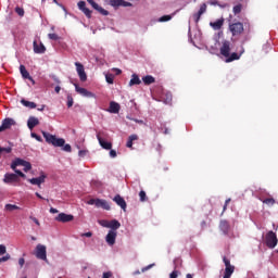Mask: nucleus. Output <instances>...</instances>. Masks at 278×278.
<instances>
[{"instance_id":"f257e3e1","label":"nucleus","mask_w":278,"mask_h":278,"mask_svg":"<svg viewBox=\"0 0 278 278\" xmlns=\"http://www.w3.org/2000/svg\"><path fill=\"white\" fill-rule=\"evenodd\" d=\"M231 47H233L231 41L229 40L222 41L219 53L223 58H225L226 63L236 62V60H239L240 55H242V53L238 54L237 52H231Z\"/></svg>"},{"instance_id":"f03ea898","label":"nucleus","mask_w":278,"mask_h":278,"mask_svg":"<svg viewBox=\"0 0 278 278\" xmlns=\"http://www.w3.org/2000/svg\"><path fill=\"white\" fill-rule=\"evenodd\" d=\"M42 136L48 144H52V147H63L62 151H65V153L73 151L71 144L66 143L64 138H58L55 135H51L47 131H42Z\"/></svg>"},{"instance_id":"7ed1b4c3","label":"nucleus","mask_w":278,"mask_h":278,"mask_svg":"<svg viewBox=\"0 0 278 278\" xmlns=\"http://www.w3.org/2000/svg\"><path fill=\"white\" fill-rule=\"evenodd\" d=\"M228 29L232 38H240L244 34V24L242 22H231L228 23Z\"/></svg>"},{"instance_id":"20e7f679","label":"nucleus","mask_w":278,"mask_h":278,"mask_svg":"<svg viewBox=\"0 0 278 278\" xmlns=\"http://www.w3.org/2000/svg\"><path fill=\"white\" fill-rule=\"evenodd\" d=\"M265 244L266 247H268V249H275V247H277L278 244L277 235L273 230L266 233Z\"/></svg>"},{"instance_id":"39448f33","label":"nucleus","mask_w":278,"mask_h":278,"mask_svg":"<svg viewBox=\"0 0 278 278\" xmlns=\"http://www.w3.org/2000/svg\"><path fill=\"white\" fill-rule=\"evenodd\" d=\"M223 262L225 264V271H224L223 278H231V276L236 271V266L231 265V261H229L227 256L223 257Z\"/></svg>"},{"instance_id":"423d86ee","label":"nucleus","mask_w":278,"mask_h":278,"mask_svg":"<svg viewBox=\"0 0 278 278\" xmlns=\"http://www.w3.org/2000/svg\"><path fill=\"white\" fill-rule=\"evenodd\" d=\"M105 136H108L105 132L99 131L97 134V140L99 141V144H100V147H102V149L110 151V150H112V142H108V141L103 140V138H105Z\"/></svg>"},{"instance_id":"0eeeda50","label":"nucleus","mask_w":278,"mask_h":278,"mask_svg":"<svg viewBox=\"0 0 278 278\" xmlns=\"http://www.w3.org/2000/svg\"><path fill=\"white\" fill-rule=\"evenodd\" d=\"M18 181H21V178H18V175L13 173L4 174L3 184H7L9 186H14V184H18Z\"/></svg>"},{"instance_id":"6e6552de","label":"nucleus","mask_w":278,"mask_h":278,"mask_svg":"<svg viewBox=\"0 0 278 278\" xmlns=\"http://www.w3.org/2000/svg\"><path fill=\"white\" fill-rule=\"evenodd\" d=\"M14 125H16V121L12 117H7L2 121V124L0 126V134L1 131H5L8 129H11Z\"/></svg>"},{"instance_id":"1a4fd4ad","label":"nucleus","mask_w":278,"mask_h":278,"mask_svg":"<svg viewBox=\"0 0 278 278\" xmlns=\"http://www.w3.org/2000/svg\"><path fill=\"white\" fill-rule=\"evenodd\" d=\"M76 72L78 73V77L80 81H87L88 75L86 74V70L84 68V64L79 62H75Z\"/></svg>"},{"instance_id":"9d476101","label":"nucleus","mask_w":278,"mask_h":278,"mask_svg":"<svg viewBox=\"0 0 278 278\" xmlns=\"http://www.w3.org/2000/svg\"><path fill=\"white\" fill-rule=\"evenodd\" d=\"M112 8H131V2L125 0H106Z\"/></svg>"},{"instance_id":"9b49d317","label":"nucleus","mask_w":278,"mask_h":278,"mask_svg":"<svg viewBox=\"0 0 278 278\" xmlns=\"http://www.w3.org/2000/svg\"><path fill=\"white\" fill-rule=\"evenodd\" d=\"M36 257L38 260H47V247L42 245V244H37L36 247Z\"/></svg>"},{"instance_id":"f8f14e48","label":"nucleus","mask_w":278,"mask_h":278,"mask_svg":"<svg viewBox=\"0 0 278 278\" xmlns=\"http://www.w3.org/2000/svg\"><path fill=\"white\" fill-rule=\"evenodd\" d=\"M205 12H207V4L202 3L200 5V10L195 14H193L194 23H199L201 21V16H203Z\"/></svg>"},{"instance_id":"ddd939ff","label":"nucleus","mask_w":278,"mask_h":278,"mask_svg":"<svg viewBox=\"0 0 278 278\" xmlns=\"http://www.w3.org/2000/svg\"><path fill=\"white\" fill-rule=\"evenodd\" d=\"M116 236H117V232L116 230H110L105 237V240H106V243L110 245V247H114V244H116Z\"/></svg>"},{"instance_id":"4468645a","label":"nucleus","mask_w":278,"mask_h":278,"mask_svg":"<svg viewBox=\"0 0 278 278\" xmlns=\"http://www.w3.org/2000/svg\"><path fill=\"white\" fill-rule=\"evenodd\" d=\"M113 201L118 205L124 212L127 210V202L125 201V198L121 197V194H116L113 198Z\"/></svg>"},{"instance_id":"2eb2a0df","label":"nucleus","mask_w":278,"mask_h":278,"mask_svg":"<svg viewBox=\"0 0 278 278\" xmlns=\"http://www.w3.org/2000/svg\"><path fill=\"white\" fill-rule=\"evenodd\" d=\"M74 216L73 215H68L66 213H60L56 217L55 220L58 223H71V220H74Z\"/></svg>"},{"instance_id":"dca6fc26","label":"nucleus","mask_w":278,"mask_h":278,"mask_svg":"<svg viewBox=\"0 0 278 278\" xmlns=\"http://www.w3.org/2000/svg\"><path fill=\"white\" fill-rule=\"evenodd\" d=\"M33 49H34V53H39V54L46 53L47 51L45 43L43 42L38 43V41L36 40L33 42Z\"/></svg>"},{"instance_id":"f3484780","label":"nucleus","mask_w":278,"mask_h":278,"mask_svg":"<svg viewBox=\"0 0 278 278\" xmlns=\"http://www.w3.org/2000/svg\"><path fill=\"white\" fill-rule=\"evenodd\" d=\"M20 73L23 79H28L29 81H31L33 86L36 84V80H34L31 75H29V72H27V68L25 67V65H20Z\"/></svg>"},{"instance_id":"a211bd4d","label":"nucleus","mask_w":278,"mask_h":278,"mask_svg":"<svg viewBox=\"0 0 278 278\" xmlns=\"http://www.w3.org/2000/svg\"><path fill=\"white\" fill-rule=\"evenodd\" d=\"M45 179H47V175L41 174L39 177L37 178H30L28 179L29 184H31L33 186H38V188H40L41 184H45Z\"/></svg>"},{"instance_id":"6ab92c4d","label":"nucleus","mask_w":278,"mask_h":278,"mask_svg":"<svg viewBox=\"0 0 278 278\" xmlns=\"http://www.w3.org/2000/svg\"><path fill=\"white\" fill-rule=\"evenodd\" d=\"M75 86V90L76 92H78V94H81L83 97H94V94L90 91H88V89L79 87V85L74 84Z\"/></svg>"},{"instance_id":"aec40b11","label":"nucleus","mask_w":278,"mask_h":278,"mask_svg":"<svg viewBox=\"0 0 278 278\" xmlns=\"http://www.w3.org/2000/svg\"><path fill=\"white\" fill-rule=\"evenodd\" d=\"M108 112H110V114H118L121 112V104H118L117 102L111 101Z\"/></svg>"},{"instance_id":"412c9836","label":"nucleus","mask_w":278,"mask_h":278,"mask_svg":"<svg viewBox=\"0 0 278 278\" xmlns=\"http://www.w3.org/2000/svg\"><path fill=\"white\" fill-rule=\"evenodd\" d=\"M219 229L223 231L224 236H227L230 229L229 222L222 219L219 223Z\"/></svg>"},{"instance_id":"4be33fe9","label":"nucleus","mask_w":278,"mask_h":278,"mask_svg":"<svg viewBox=\"0 0 278 278\" xmlns=\"http://www.w3.org/2000/svg\"><path fill=\"white\" fill-rule=\"evenodd\" d=\"M37 125H40V121L35 117V116H30L27 121V127L28 129H34V127H37Z\"/></svg>"},{"instance_id":"5701e85b","label":"nucleus","mask_w":278,"mask_h":278,"mask_svg":"<svg viewBox=\"0 0 278 278\" xmlns=\"http://www.w3.org/2000/svg\"><path fill=\"white\" fill-rule=\"evenodd\" d=\"M96 207H102V210H106V211L111 210L110 203H108V201L101 200V199H97Z\"/></svg>"},{"instance_id":"b1692460","label":"nucleus","mask_w":278,"mask_h":278,"mask_svg":"<svg viewBox=\"0 0 278 278\" xmlns=\"http://www.w3.org/2000/svg\"><path fill=\"white\" fill-rule=\"evenodd\" d=\"M225 24V20L220 18L215 22H211L210 26L213 27V29L218 30L223 28V25Z\"/></svg>"},{"instance_id":"393cba45","label":"nucleus","mask_w":278,"mask_h":278,"mask_svg":"<svg viewBox=\"0 0 278 278\" xmlns=\"http://www.w3.org/2000/svg\"><path fill=\"white\" fill-rule=\"evenodd\" d=\"M109 229H112L111 231H116L117 229H121V222L116 219L110 220Z\"/></svg>"},{"instance_id":"a878e982","label":"nucleus","mask_w":278,"mask_h":278,"mask_svg":"<svg viewBox=\"0 0 278 278\" xmlns=\"http://www.w3.org/2000/svg\"><path fill=\"white\" fill-rule=\"evenodd\" d=\"M27 161L23 160V159H15L12 163H11V168L12 170H16V166H25V163Z\"/></svg>"},{"instance_id":"bb28decb","label":"nucleus","mask_w":278,"mask_h":278,"mask_svg":"<svg viewBox=\"0 0 278 278\" xmlns=\"http://www.w3.org/2000/svg\"><path fill=\"white\" fill-rule=\"evenodd\" d=\"M142 84V80H140V77H138L137 74H132L131 79L129 81V86H140Z\"/></svg>"},{"instance_id":"cd10ccee","label":"nucleus","mask_w":278,"mask_h":278,"mask_svg":"<svg viewBox=\"0 0 278 278\" xmlns=\"http://www.w3.org/2000/svg\"><path fill=\"white\" fill-rule=\"evenodd\" d=\"M135 140H138V135H130L128 137V141L126 143L127 149H134V142Z\"/></svg>"},{"instance_id":"c85d7f7f","label":"nucleus","mask_w":278,"mask_h":278,"mask_svg":"<svg viewBox=\"0 0 278 278\" xmlns=\"http://www.w3.org/2000/svg\"><path fill=\"white\" fill-rule=\"evenodd\" d=\"M142 81L146 86H151V84H155V77H153L151 75H147V76L142 77Z\"/></svg>"},{"instance_id":"c756f323","label":"nucleus","mask_w":278,"mask_h":278,"mask_svg":"<svg viewBox=\"0 0 278 278\" xmlns=\"http://www.w3.org/2000/svg\"><path fill=\"white\" fill-rule=\"evenodd\" d=\"M21 103H22V105H24L25 108H29L30 110H36V108H37L36 102H30L25 99H22Z\"/></svg>"},{"instance_id":"7c9ffc66","label":"nucleus","mask_w":278,"mask_h":278,"mask_svg":"<svg viewBox=\"0 0 278 278\" xmlns=\"http://www.w3.org/2000/svg\"><path fill=\"white\" fill-rule=\"evenodd\" d=\"M243 8H244V7H243L241 3L236 4V5L232 8V12H233L235 16H237V14H240V12H242V9H243Z\"/></svg>"},{"instance_id":"2f4dec72","label":"nucleus","mask_w":278,"mask_h":278,"mask_svg":"<svg viewBox=\"0 0 278 278\" xmlns=\"http://www.w3.org/2000/svg\"><path fill=\"white\" fill-rule=\"evenodd\" d=\"M4 208L7 212H14V210H21L16 204H5Z\"/></svg>"},{"instance_id":"473e14b6","label":"nucleus","mask_w":278,"mask_h":278,"mask_svg":"<svg viewBox=\"0 0 278 278\" xmlns=\"http://www.w3.org/2000/svg\"><path fill=\"white\" fill-rule=\"evenodd\" d=\"M97 12H99L100 14H102V16H109L110 12L105 9H103L102 7L98 5V9H96Z\"/></svg>"},{"instance_id":"72a5a7b5","label":"nucleus","mask_w":278,"mask_h":278,"mask_svg":"<svg viewBox=\"0 0 278 278\" xmlns=\"http://www.w3.org/2000/svg\"><path fill=\"white\" fill-rule=\"evenodd\" d=\"M139 198H140L141 203H144V201H149V198H147V192H144V190H141L139 192Z\"/></svg>"},{"instance_id":"f704fd0d","label":"nucleus","mask_w":278,"mask_h":278,"mask_svg":"<svg viewBox=\"0 0 278 278\" xmlns=\"http://www.w3.org/2000/svg\"><path fill=\"white\" fill-rule=\"evenodd\" d=\"M85 16H87V18H92V11H90V9L86 8L81 11Z\"/></svg>"},{"instance_id":"c9c22d12","label":"nucleus","mask_w":278,"mask_h":278,"mask_svg":"<svg viewBox=\"0 0 278 278\" xmlns=\"http://www.w3.org/2000/svg\"><path fill=\"white\" fill-rule=\"evenodd\" d=\"M106 84H114V74L105 75Z\"/></svg>"},{"instance_id":"e433bc0d","label":"nucleus","mask_w":278,"mask_h":278,"mask_svg":"<svg viewBox=\"0 0 278 278\" xmlns=\"http://www.w3.org/2000/svg\"><path fill=\"white\" fill-rule=\"evenodd\" d=\"M179 277V270H177V265H175L173 273L169 274V278Z\"/></svg>"},{"instance_id":"4c0bfd02","label":"nucleus","mask_w":278,"mask_h":278,"mask_svg":"<svg viewBox=\"0 0 278 278\" xmlns=\"http://www.w3.org/2000/svg\"><path fill=\"white\" fill-rule=\"evenodd\" d=\"M15 12L18 16H25V9L21 8V7H16L15 8Z\"/></svg>"},{"instance_id":"58836bf2","label":"nucleus","mask_w":278,"mask_h":278,"mask_svg":"<svg viewBox=\"0 0 278 278\" xmlns=\"http://www.w3.org/2000/svg\"><path fill=\"white\" fill-rule=\"evenodd\" d=\"M173 18V16H170V15H163V16H161L160 17V23H166V22H168V21H170Z\"/></svg>"},{"instance_id":"ea45409f","label":"nucleus","mask_w":278,"mask_h":278,"mask_svg":"<svg viewBox=\"0 0 278 278\" xmlns=\"http://www.w3.org/2000/svg\"><path fill=\"white\" fill-rule=\"evenodd\" d=\"M263 203L265 205H275V200L273 198H267V199L263 200Z\"/></svg>"},{"instance_id":"a19ab883","label":"nucleus","mask_w":278,"mask_h":278,"mask_svg":"<svg viewBox=\"0 0 278 278\" xmlns=\"http://www.w3.org/2000/svg\"><path fill=\"white\" fill-rule=\"evenodd\" d=\"M99 225H101V227H105L106 229H110V220L102 219L99 222Z\"/></svg>"},{"instance_id":"79ce46f5","label":"nucleus","mask_w":278,"mask_h":278,"mask_svg":"<svg viewBox=\"0 0 278 278\" xmlns=\"http://www.w3.org/2000/svg\"><path fill=\"white\" fill-rule=\"evenodd\" d=\"M11 255L10 253H7L4 256L0 257V264H3V262H8L9 260H11Z\"/></svg>"},{"instance_id":"37998d69","label":"nucleus","mask_w":278,"mask_h":278,"mask_svg":"<svg viewBox=\"0 0 278 278\" xmlns=\"http://www.w3.org/2000/svg\"><path fill=\"white\" fill-rule=\"evenodd\" d=\"M48 38L50 40H60V36H58V34H54V33L48 34Z\"/></svg>"},{"instance_id":"c03bdc74","label":"nucleus","mask_w":278,"mask_h":278,"mask_svg":"<svg viewBox=\"0 0 278 278\" xmlns=\"http://www.w3.org/2000/svg\"><path fill=\"white\" fill-rule=\"evenodd\" d=\"M30 136L31 138H35V140H37L38 142H42V137H40V135L31 132Z\"/></svg>"},{"instance_id":"a18cd8bd","label":"nucleus","mask_w":278,"mask_h":278,"mask_svg":"<svg viewBox=\"0 0 278 278\" xmlns=\"http://www.w3.org/2000/svg\"><path fill=\"white\" fill-rule=\"evenodd\" d=\"M73 103H74L73 96L68 94L67 96V108H73Z\"/></svg>"},{"instance_id":"49530a36","label":"nucleus","mask_w":278,"mask_h":278,"mask_svg":"<svg viewBox=\"0 0 278 278\" xmlns=\"http://www.w3.org/2000/svg\"><path fill=\"white\" fill-rule=\"evenodd\" d=\"M28 170H31V163L27 162L24 164V172L28 173Z\"/></svg>"},{"instance_id":"de8ad7c7","label":"nucleus","mask_w":278,"mask_h":278,"mask_svg":"<svg viewBox=\"0 0 278 278\" xmlns=\"http://www.w3.org/2000/svg\"><path fill=\"white\" fill-rule=\"evenodd\" d=\"M8 253V248L4 244H0V255H5Z\"/></svg>"},{"instance_id":"09e8293b","label":"nucleus","mask_w":278,"mask_h":278,"mask_svg":"<svg viewBox=\"0 0 278 278\" xmlns=\"http://www.w3.org/2000/svg\"><path fill=\"white\" fill-rule=\"evenodd\" d=\"M13 170H14L15 175H17V177H22L23 179H25L26 176H25V174H23V172H21L20 169H16V167Z\"/></svg>"},{"instance_id":"8fccbe9b","label":"nucleus","mask_w":278,"mask_h":278,"mask_svg":"<svg viewBox=\"0 0 278 278\" xmlns=\"http://www.w3.org/2000/svg\"><path fill=\"white\" fill-rule=\"evenodd\" d=\"M84 9H86V1H79L78 2V10L83 11Z\"/></svg>"},{"instance_id":"3c124183","label":"nucleus","mask_w":278,"mask_h":278,"mask_svg":"<svg viewBox=\"0 0 278 278\" xmlns=\"http://www.w3.org/2000/svg\"><path fill=\"white\" fill-rule=\"evenodd\" d=\"M87 1L91 4V7L93 8V10L99 9V4H97V2H94V0H87Z\"/></svg>"},{"instance_id":"603ef678","label":"nucleus","mask_w":278,"mask_h":278,"mask_svg":"<svg viewBox=\"0 0 278 278\" xmlns=\"http://www.w3.org/2000/svg\"><path fill=\"white\" fill-rule=\"evenodd\" d=\"M87 1L91 4V7L93 8V10L99 9V4H97V2H94V0H87Z\"/></svg>"},{"instance_id":"864d4df0","label":"nucleus","mask_w":278,"mask_h":278,"mask_svg":"<svg viewBox=\"0 0 278 278\" xmlns=\"http://www.w3.org/2000/svg\"><path fill=\"white\" fill-rule=\"evenodd\" d=\"M87 1L91 4V7L93 8V10L99 9V4H97V2H94V0H87Z\"/></svg>"},{"instance_id":"5fc2aeb1","label":"nucleus","mask_w":278,"mask_h":278,"mask_svg":"<svg viewBox=\"0 0 278 278\" xmlns=\"http://www.w3.org/2000/svg\"><path fill=\"white\" fill-rule=\"evenodd\" d=\"M87 1L91 4V7L93 8V10L99 9V4H97V2H94V0H87Z\"/></svg>"},{"instance_id":"6e6d98bb","label":"nucleus","mask_w":278,"mask_h":278,"mask_svg":"<svg viewBox=\"0 0 278 278\" xmlns=\"http://www.w3.org/2000/svg\"><path fill=\"white\" fill-rule=\"evenodd\" d=\"M29 219L33 220V223H35V225H37L38 227H40V220H38V218L34 217V216H29Z\"/></svg>"},{"instance_id":"4d7b16f0","label":"nucleus","mask_w":278,"mask_h":278,"mask_svg":"<svg viewBox=\"0 0 278 278\" xmlns=\"http://www.w3.org/2000/svg\"><path fill=\"white\" fill-rule=\"evenodd\" d=\"M0 151H1L2 153H12V148H1V147H0Z\"/></svg>"},{"instance_id":"13d9d810","label":"nucleus","mask_w":278,"mask_h":278,"mask_svg":"<svg viewBox=\"0 0 278 278\" xmlns=\"http://www.w3.org/2000/svg\"><path fill=\"white\" fill-rule=\"evenodd\" d=\"M81 236V238H92V232H84V233H81L80 235Z\"/></svg>"},{"instance_id":"bf43d9fd","label":"nucleus","mask_w":278,"mask_h":278,"mask_svg":"<svg viewBox=\"0 0 278 278\" xmlns=\"http://www.w3.org/2000/svg\"><path fill=\"white\" fill-rule=\"evenodd\" d=\"M153 264H150L141 269L142 273H147V270H150V268H153Z\"/></svg>"},{"instance_id":"052dcab7","label":"nucleus","mask_w":278,"mask_h":278,"mask_svg":"<svg viewBox=\"0 0 278 278\" xmlns=\"http://www.w3.org/2000/svg\"><path fill=\"white\" fill-rule=\"evenodd\" d=\"M111 277H112V273L111 271L103 273L102 278H111Z\"/></svg>"},{"instance_id":"680f3d73","label":"nucleus","mask_w":278,"mask_h":278,"mask_svg":"<svg viewBox=\"0 0 278 278\" xmlns=\"http://www.w3.org/2000/svg\"><path fill=\"white\" fill-rule=\"evenodd\" d=\"M88 205H96L97 206V199L89 200Z\"/></svg>"},{"instance_id":"e2e57ef3","label":"nucleus","mask_w":278,"mask_h":278,"mask_svg":"<svg viewBox=\"0 0 278 278\" xmlns=\"http://www.w3.org/2000/svg\"><path fill=\"white\" fill-rule=\"evenodd\" d=\"M18 264H20L21 268H23V266H25V258H20Z\"/></svg>"},{"instance_id":"0e129e2a","label":"nucleus","mask_w":278,"mask_h":278,"mask_svg":"<svg viewBox=\"0 0 278 278\" xmlns=\"http://www.w3.org/2000/svg\"><path fill=\"white\" fill-rule=\"evenodd\" d=\"M86 153H87V151L80 150V151L78 152V155H79V157H84V156L86 155Z\"/></svg>"},{"instance_id":"69168bd1","label":"nucleus","mask_w":278,"mask_h":278,"mask_svg":"<svg viewBox=\"0 0 278 278\" xmlns=\"http://www.w3.org/2000/svg\"><path fill=\"white\" fill-rule=\"evenodd\" d=\"M110 156L116 157V150H110Z\"/></svg>"},{"instance_id":"338daca9","label":"nucleus","mask_w":278,"mask_h":278,"mask_svg":"<svg viewBox=\"0 0 278 278\" xmlns=\"http://www.w3.org/2000/svg\"><path fill=\"white\" fill-rule=\"evenodd\" d=\"M58 212H59L58 208H53V207L50 208V214H58Z\"/></svg>"},{"instance_id":"774afa93","label":"nucleus","mask_w":278,"mask_h":278,"mask_svg":"<svg viewBox=\"0 0 278 278\" xmlns=\"http://www.w3.org/2000/svg\"><path fill=\"white\" fill-rule=\"evenodd\" d=\"M60 90H62V88L60 86H56L54 88V92H56V94H60Z\"/></svg>"}]
</instances>
